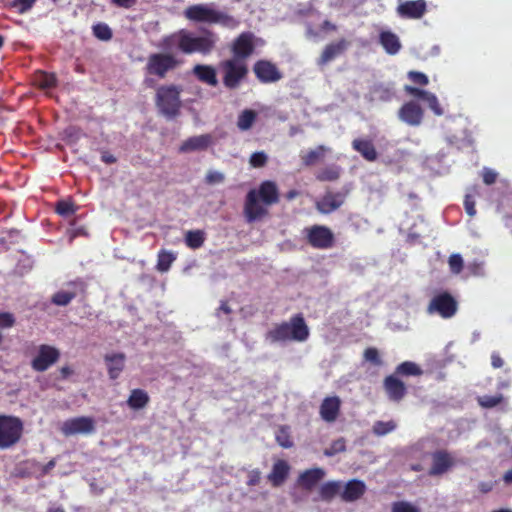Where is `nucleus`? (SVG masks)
Wrapping results in <instances>:
<instances>
[{"instance_id": "nucleus-23", "label": "nucleus", "mask_w": 512, "mask_h": 512, "mask_svg": "<svg viewBox=\"0 0 512 512\" xmlns=\"http://www.w3.org/2000/svg\"><path fill=\"white\" fill-rule=\"evenodd\" d=\"M213 143L210 134H202L198 136L189 137L179 147L180 153H188L194 151L206 150Z\"/></svg>"}, {"instance_id": "nucleus-5", "label": "nucleus", "mask_w": 512, "mask_h": 512, "mask_svg": "<svg viewBox=\"0 0 512 512\" xmlns=\"http://www.w3.org/2000/svg\"><path fill=\"white\" fill-rule=\"evenodd\" d=\"M184 15L187 19L194 22L220 24L229 29H235L240 23L235 17L215 10L206 4H195L187 7Z\"/></svg>"}, {"instance_id": "nucleus-1", "label": "nucleus", "mask_w": 512, "mask_h": 512, "mask_svg": "<svg viewBox=\"0 0 512 512\" xmlns=\"http://www.w3.org/2000/svg\"><path fill=\"white\" fill-rule=\"evenodd\" d=\"M279 202V190L275 182L263 181L258 189H251L245 198L244 215L251 223L265 217L268 207Z\"/></svg>"}, {"instance_id": "nucleus-58", "label": "nucleus", "mask_w": 512, "mask_h": 512, "mask_svg": "<svg viewBox=\"0 0 512 512\" xmlns=\"http://www.w3.org/2000/svg\"><path fill=\"white\" fill-rule=\"evenodd\" d=\"M497 173L492 169H484L483 171V182L486 185H492L496 182Z\"/></svg>"}, {"instance_id": "nucleus-9", "label": "nucleus", "mask_w": 512, "mask_h": 512, "mask_svg": "<svg viewBox=\"0 0 512 512\" xmlns=\"http://www.w3.org/2000/svg\"><path fill=\"white\" fill-rule=\"evenodd\" d=\"M457 311L458 302L456 298L447 291L435 294L427 306L428 314L438 315L443 319L454 317Z\"/></svg>"}, {"instance_id": "nucleus-29", "label": "nucleus", "mask_w": 512, "mask_h": 512, "mask_svg": "<svg viewBox=\"0 0 512 512\" xmlns=\"http://www.w3.org/2000/svg\"><path fill=\"white\" fill-rule=\"evenodd\" d=\"M193 74L202 83L208 84L212 87L218 85L216 69L211 65L197 64L193 68Z\"/></svg>"}, {"instance_id": "nucleus-33", "label": "nucleus", "mask_w": 512, "mask_h": 512, "mask_svg": "<svg viewBox=\"0 0 512 512\" xmlns=\"http://www.w3.org/2000/svg\"><path fill=\"white\" fill-rule=\"evenodd\" d=\"M327 151L326 147L323 145H319L315 149H312L305 154L301 155V160L304 166L310 167L315 165L317 162L322 160L325 156V152Z\"/></svg>"}, {"instance_id": "nucleus-63", "label": "nucleus", "mask_w": 512, "mask_h": 512, "mask_svg": "<svg viewBox=\"0 0 512 512\" xmlns=\"http://www.w3.org/2000/svg\"><path fill=\"white\" fill-rule=\"evenodd\" d=\"M101 160L106 164H113L116 162V157L108 152H104L101 155Z\"/></svg>"}, {"instance_id": "nucleus-11", "label": "nucleus", "mask_w": 512, "mask_h": 512, "mask_svg": "<svg viewBox=\"0 0 512 512\" xmlns=\"http://www.w3.org/2000/svg\"><path fill=\"white\" fill-rule=\"evenodd\" d=\"M253 72L262 84L276 83L283 78L277 65L266 59L257 60L253 65Z\"/></svg>"}, {"instance_id": "nucleus-14", "label": "nucleus", "mask_w": 512, "mask_h": 512, "mask_svg": "<svg viewBox=\"0 0 512 512\" xmlns=\"http://www.w3.org/2000/svg\"><path fill=\"white\" fill-rule=\"evenodd\" d=\"M95 430V423L91 417L80 416L67 419L63 422L61 432L65 436L76 434H90Z\"/></svg>"}, {"instance_id": "nucleus-3", "label": "nucleus", "mask_w": 512, "mask_h": 512, "mask_svg": "<svg viewBox=\"0 0 512 512\" xmlns=\"http://www.w3.org/2000/svg\"><path fill=\"white\" fill-rule=\"evenodd\" d=\"M309 337V328L301 313L296 314L290 318L289 321H284L275 324L272 329L266 333V340L271 343L279 342H303Z\"/></svg>"}, {"instance_id": "nucleus-36", "label": "nucleus", "mask_w": 512, "mask_h": 512, "mask_svg": "<svg viewBox=\"0 0 512 512\" xmlns=\"http://www.w3.org/2000/svg\"><path fill=\"white\" fill-rule=\"evenodd\" d=\"M175 260V254L170 251L160 250L158 253L156 269L159 272H167Z\"/></svg>"}, {"instance_id": "nucleus-56", "label": "nucleus", "mask_w": 512, "mask_h": 512, "mask_svg": "<svg viewBox=\"0 0 512 512\" xmlns=\"http://www.w3.org/2000/svg\"><path fill=\"white\" fill-rule=\"evenodd\" d=\"M261 480V471L259 469H253L248 472L247 475V486L253 487L260 483Z\"/></svg>"}, {"instance_id": "nucleus-17", "label": "nucleus", "mask_w": 512, "mask_h": 512, "mask_svg": "<svg viewBox=\"0 0 512 512\" xmlns=\"http://www.w3.org/2000/svg\"><path fill=\"white\" fill-rule=\"evenodd\" d=\"M341 399L338 396L325 397L319 407L321 419L327 423L335 422L341 412Z\"/></svg>"}, {"instance_id": "nucleus-41", "label": "nucleus", "mask_w": 512, "mask_h": 512, "mask_svg": "<svg viewBox=\"0 0 512 512\" xmlns=\"http://www.w3.org/2000/svg\"><path fill=\"white\" fill-rule=\"evenodd\" d=\"M340 177V168L335 165L327 166L321 169L317 175L316 179L318 181H335Z\"/></svg>"}, {"instance_id": "nucleus-53", "label": "nucleus", "mask_w": 512, "mask_h": 512, "mask_svg": "<svg viewBox=\"0 0 512 512\" xmlns=\"http://www.w3.org/2000/svg\"><path fill=\"white\" fill-rule=\"evenodd\" d=\"M36 0H13L12 7L16 8L19 13H25L32 8Z\"/></svg>"}, {"instance_id": "nucleus-57", "label": "nucleus", "mask_w": 512, "mask_h": 512, "mask_svg": "<svg viewBox=\"0 0 512 512\" xmlns=\"http://www.w3.org/2000/svg\"><path fill=\"white\" fill-rule=\"evenodd\" d=\"M464 208H465L466 213L470 217L475 216V214H476L475 200H474L472 195L467 194L465 196V198H464Z\"/></svg>"}, {"instance_id": "nucleus-12", "label": "nucleus", "mask_w": 512, "mask_h": 512, "mask_svg": "<svg viewBox=\"0 0 512 512\" xmlns=\"http://www.w3.org/2000/svg\"><path fill=\"white\" fill-rule=\"evenodd\" d=\"M60 358V351L51 345L42 344L39 346L38 354L31 361V367L37 372H44Z\"/></svg>"}, {"instance_id": "nucleus-44", "label": "nucleus", "mask_w": 512, "mask_h": 512, "mask_svg": "<svg viewBox=\"0 0 512 512\" xmlns=\"http://www.w3.org/2000/svg\"><path fill=\"white\" fill-rule=\"evenodd\" d=\"M55 211L61 216L68 217L76 212V207L72 201L60 200L56 203Z\"/></svg>"}, {"instance_id": "nucleus-7", "label": "nucleus", "mask_w": 512, "mask_h": 512, "mask_svg": "<svg viewBox=\"0 0 512 512\" xmlns=\"http://www.w3.org/2000/svg\"><path fill=\"white\" fill-rule=\"evenodd\" d=\"M23 422L19 417L0 414V449L15 446L23 435Z\"/></svg>"}, {"instance_id": "nucleus-18", "label": "nucleus", "mask_w": 512, "mask_h": 512, "mask_svg": "<svg viewBox=\"0 0 512 512\" xmlns=\"http://www.w3.org/2000/svg\"><path fill=\"white\" fill-rule=\"evenodd\" d=\"M346 195L342 192H326L315 204L321 214H330L340 208L345 202Z\"/></svg>"}, {"instance_id": "nucleus-49", "label": "nucleus", "mask_w": 512, "mask_h": 512, "mask_svg": "<svg viewBox=\"0 0 512 512\" xmlns=\"http://www.w3.org/2000/svg\"><path fill=\"white\" fill-rule=\"evenodd\" d=\"M392 512H420V510L407 501H397L392 504Z\"/></svg>"}, {"instance_id": "nucleus-48", "label": "nucleus", "mask_w": 512, "mask_h": 512, "mask_svg": "<svg viewBox=\"0 0 512 512\" xmlns=\"http://www.w3.org/2000/svg\"><path fill=\"white\" fill-rule=\"evenodd\" d=\"M452 273L459 274L463 269V259L460 254H452L448 260Z\"/></svg>"}, {"instance_id": "nucleus-31", "label": "nucleus", "mask_w": 512, "mask_h": 512, "mask_svg": "<svg viewBox=\"0 0 512 512\" xmlns=\"http://www.w3.org/2000/svg\"><path fill=\"white\" fill-rule=\"evenodd\" d=\"M150 401L148 393L143 389H133L127 399V405L133 410L143 409Z\"/></svg>"}, {"instance_id": "nucleus-60", "label": "nucleus", "mask_w": 512, "mask_h": 512, "mask_svg": "<svg viewBox=\"0 0 512 512\" xmlns=\"http://www.w3.org/2000/svg\"><path fill=\"white\" fill-rule=\"evenodd\" d=\"M491 365L494 368H501L504 365V361L499 354L493 353L491 355Z\"/></svg>"}, {"instance_id": "nucleus-15", "label": "nucleus", "mask_w": 512, "mask_h": 512, "mask_svg": "<svg viewBox=\"0 0 512 512\" xmlns=\"http://www.w3.org/2000/svg\"><path fill=\"white\" fill-rule=\"evenodd\" d=\"M452 455L446 450H437L432 454V465L428 471L429 476L445 474L454 466Z\"/></svg>"}, {"instance_id": "nucleus-38", "label": "nucleus", "mask_w": 512, "mask_h": 512, "mask_svg": "<svg viewBox=\"0 0 512 512\" xmlns=\"http://www.w3.org/2000/svg\"><path fill=\"white\" fill-rule=\"evenodd\" d=\"M505 401L504 396L501 393L496 395H483L477 397V403L480 407L485 409L494 408Z\"/></svg>"}, {"instance_id": "nucleus-47", "label": "nucleus", "mask_w": 512, "mask_h": 512, "mask_svg": "<svg viewBox=\"0 0 512 512\" xmlns=\"http://www.w3.org/2000/svg\"><path fill=\"white\" fill-rule=\"evenodd\" d=\"M363 356H364L365 361L370 362L376 366H379L382 364L379 352L374 347H369V348L365 349Z\"/></svg>"}, {"instance_id": "nucleus-10", "label": "nucleus", "mask_w": 512, "mask_h": 512, "mask_svg": "<svg viewBox=\"0 0 512 512\" xmlns=\"http://www.w3.org/2000/svg\"><path fill=\"white\" fill-rule=\"evenodd\" d=\"M306 242L314 249L327 250L335 245L333 231L325 225H312L303 230Z\"/></svg>"}, {"instance_id": "nucleus-27", "label": "nucleus", "mask_w": 512, "mask_h": 512, "mask_svg": "<svg viewBox=\"0 0 512 512\" xmlns=\"http://www.w3.org/2000/svg\"><path fill=\"white\" fill-rule=\"evenodd\" d=\"M104 360L107 365L108 375L111 380L119 378L125 368L126 356L124 353L106 354Z\"/></svg>"}, {"instance_id": "nucleus-35", "label": "nucleus", "mask_w": 512, "mask_h": 512, "mask_svg": "<svg viewBox=\"0 0 512 512\" xmlns=\"http://www.w3.org/2000/svg\"><path fill=\"white\" fill-rule=\"evenodd\" d=\"M205 241V233L202 230H190L185 235V243L191 249L200 248Z\"/></svg>"}, {"instance_id": "nucleus-21", "label": "nucleus", "mask_w": 512, "mask_h": 512, "mask_svg": "<svg viewBox=\"0 0 512 512\" xmlns=\"http://www.w3.org/2000/svg\"><path fill=\"white\" fill-rule=\"evenodd\" d=\"M384 390L391 401L400 402L407 393V388L396 375H388L383 381Z\"/></svg>"}, {"instance_id": "nucleus-52", "label": "nucleus", "mask_w": 512, "mask_h": 512, "mask_svg": "<svg viewBox=\"0 0 512 512\" xmlns=\"http://www.w3.org/2000/svg\"><path fill=\"white\" fill-rule=\"evenodd\" d=\"M267 160V155L264 152H254L250 157V164L255 168H260L265 166Z\"/></svg>"}, {"instance_id": "nucleus-45", "label": "nucleus", "mask_w": 512, "mask_h": 512, "mask_svg": "<svg viewBox=\"0 0 512 512\" xmlns=\"http://www.w3.org/2000/svg\"><path fill=\"white\" fill-rule=\"evenodd\" d=\"M277 443L283 448H291L293 441L286 427H281L276 434Z\"/></svg>"}, {"instance_id": "nucleus-32", "label": "nucleus", "mask_w": 512, "mask_h": 512, "mask_svg": "<svg viewBox=\"0 0 512 512\" xmlns=\"http://www.w3.org/2000/svg\"><path fill=\"white\" fill-rule=\"evenodd\" d=\"M342 485L340 481H328L321 485L319 489V496L321 500L330 502L337 495L341 496Z\"/></svg>"}, {"instance_id": "nucleus-40", "label": "nucleus", "mask_w": 512, "mask_h": 512, "mask_svg": "<svg viewBox=\"0 0 512 512\" xmlns=\"http://www.w3.org/2000/svg\"><path fill=\"white\" fill-rule=\"evenodd\" d=\"M397 427V423L394 420L390 421H376L372 426V432L376 436H385L393 432Z\"/></svg>"}, {"instance_id": "nucleus-46", "label": "nucleus", "mask_w": 512, "mask_h": 512, "mask_svg": "<svg viewBox=\"0 0 512 512\" xmlns=\"http://www.w3.org/2000/svg\"><path fill=\"white\" fill-rule=\"evenodd\" d=\"M374 94L376 98L382 102H390L395 96V93L392 89L383 86L376 87L374 89Z\"/></svg>"}, {"instance_id": "nucleus-2", "label": "nucleus", "mask_w": 512, "mask_h": 512, "mask_svg": "<svg viewBox=\"0 0 512 512\" xmlns=\"http://www.w3.org/2000/svg\"><path fill=\"white\" fill-rule=\"evenodd\" d=\"M202 32L203 35L194 36L188 31L181 30L178 34L165 37L163 39V46L169 48L174 39H176L178 49L185 54H210L215 48L218 38L211 30L203 29Z\"/></svg>"}, {"instance_id": "nucleus-51", "label": "nucleus", "mask_w": 512, "mask_h": 512, "mask_svg": "<svg viewBox=\"0 0 512 512\" xmlns=\"http://www.w3.org/2000/svg\"><path fill=\"white\" fill-rule=\"evenodd\" d=\"M346 450V443L343 438H339L331 444L330 449L325 450L326 456H332L336 453L344 452Z\"/></svg>"}, {"instance_id": "nucleus-22", "label": "nucleus", "mask_w": 512, "mask_h": 512, "mask_svg": "<svg viewBox=\"0 0 512 512\" xmlns=\"http://www.w3.org/2000/svg\"><path fill=\"white\" fill-rule=\"evenodd\" d=\"M290 465L283 459H278L273 463L270 473L267 475V480L273 487L282 486L289 477Z\"/></svg>"}, {"instance_id": "nucleus-62", "label": "nucleus", "mask_w": 512, "mask_h": 512, "mask_svg": "<svg viewBox=\"0 0 512 512\" xmlns=\"http://www.w3.org/2000/svg\"><path fill=\"white\" fill-rule=\"evenodd\" d=\"M493 486L492 482H480L478 488L482 493H488L493 489Z\"/></svg>"}, {"instance_id": "nucleus-59", "label": "nucleus", "mask_w": 512, "mask_h": 512, "mask_svg": "<svg viewBox=\"0 0 512 512\" xmlns=\"http://www.w3.org/2000/svg\"><path fill=\"white\" fill-rule=\"evenodd\" d=\"M137 0H111V3L122 8L129 9L136 4Z\"/></svg>"}, {"instance_id": "nucleus-8", "label": "nucleus", "mask_w": 512, "mask_h": 512, "mask_svg": "<svg viewBox=\"0 0 512 512\" xmlns=\"http://www.w3.org/2000/svg\"><path fill=\"white\" fill-rule=\"evenodd\" d=\"M223 85L230 90L237 89L248 75V66L238 59H226L219 63Z\"/></svg>"}, {"instance_id": "nucleus-13", "label": "nucleus", "mask_w": 512, "mask_h": 512, "mask_svg": "<svg viewBox=\"0 0 512 512\" xmlns=\"http://www.w3.org/2000/svg\"><path fill=\"white\" fill-rule=\"evenodd\" d=\"M254 50V34L251 32H242L234 39L231 47L233 59L243 62L254 53Z\"/></svg>"}, {"instance_id": "nucleus-55", "label": "nucleus", "mask_w": 512, "mask_h": 512, "mask_svg": "<svg viewBox=\"0 0 512 512\" xmlns=\"http://www.w3.org/2000/svg\"><path fill=\"white\" fill-rule=\"evenodd\" d=\"M225 177L223 173L218 171H209L206 174L205 181L207 184H218L224 181Z\"/></svg>"}, {"instance_id": "nucleus-43", "label": "nucleus", "mask_w": 512, "mask_h": 512, "mask_svg": "<svg viewBox=\"0 0 512 512\" xmlns=\"http://www.w3.org/2000/svg\"><path fill=\"white\" fill-rule=\"evenodd\" d=\"M93 35L101 41H109L113 37L111 28L103 22H99L92 27Z\"/></svg>"}, {"instance_id": "nucleus-30", "label": "nucleus", "mask_w": 512, "mask_h": 512, "mask_svg": "<svg viewBox=\"0 0 512 512\" xmlns=\"http://www.w3.org/2000/svg\"><path fill=\"white\" fill-rule=\"evenodd\" d=\"M379 42L384 50L390 55L397 54L401 49V43L398 36L391 31H382L379 35Z\"/></svg>"}, {"instance_id": "nucleus-24", "label": "nucleus", "mask_w": 512, "mask_h": 512, "mask_svg": "<svg viewBox=\"0 0 512 512\" xmlns=\"http://www.w3.org/2000/svg\"><path fill=\"white\" fill-rule=\"evenodd\" d=\"M404 89L409 95L426 101L429 108L435 115L440 116L443 114V109L441 108L435 94L410 85H406Z\"/></svg>"}, {"instance_id": "nucleus-42", "label": "nucleus", "mask_w": 512, "mask_h": 512, "mask_svg": "<svg viewBox=\"0 0 512 512\" xmlns=\"http://www.w3.org/2000/svg\"><path fill=\"white\" fill-rule=\"evenodd\" d=\"M76 295L75 291L60 290L52 296L51 302L57 306H67Z\"/></svg>"}, {"instance_id": "nucleus-39", "label": "nucleus", "mask_w": 512, "mask_h": 512, "mask_svg": "<svg viewBox=\"0 0 512 512\" xmlns=\"http://www.w3.org/2000/svg\"><path fill=\"white\" fill-rule=\"evenodd\" d=\"M36 82L41 89H53L57 86L55 74L40 71L36 76Z\"/></svg>"}, {"instance_id": "nucleus-4", "label": "nucleus", "mask_w": 512, "mask_h": 512, "mask_svg": "<svg viewBox=\"0 0 512 512\" xmlns=\"http://www.w3.org/2000/svg\"><path fill=\"white\" fill-rule=\"evenodd\" d=\"M180 61L171 53H152L147 57L144 66L145 78L143 85L146 88H156L157 80H163L168 73L175 70Z\"/></svg>"}, {"instance_id": "nucleus-50", "label": "nucleus", "mask_w": 512, "mask_h": 512, "mask_svg": "<svg viewBox=\"0 0 512 512\" xmlns=\"http://www.w3.org/2000/svg\"><path fill=\"white\" fill-rule=\"evenodd\" d=\"M408 78L416 85L426 86L429 83L427 75L419 71H409Z\"/></svg>"}, {"instance_id": "nucleus-28", "label": "nucleus", "mask_w": 512, "mask_h": 512, "mask_svg": "<svg viewBox=\"0 0 512 512\" xmlns=\"http://www.w3.org/2000/svg\"><path fill=\"white\" fill-rule=\"evenodd\" d=\"M352 148L368 162H374L378 158L376 148L373 142L369 139H354L352 141Z\"/></svg>"}, {"instance_id": "nucleus-26", "label": "nucleus", "mask_w": 512, "mask_h": 512, "mask_svg": "<svg viewBox=\"0 0 512 512\" xmlns=\"http://www.w3.org/2000/svg\"><path fill=\"white\" fill-rule=\"evenodd\" d=\"M366 491V485L363 481L352 479L346 483L341 492V499L344 502H354L360 499Z\"/></svg>"}, {"instance_id": "nucleus-16", "label": "nucleus", "mask_w": 512, "mask_h": 512, "mask_svg": "<svg viewBox=\"0 0 512 512\" xmlns=\"http://www.w3.org/2000/svg\"><path fill=\"white\" fill-rule=\"evenodd\" d=\"M349 45V41L345 38H341L335 42L327 44L320 57L317 59V65L323 67L329 62L335 60L348 49Z\"/></svg>"}, {"instance_id": "nucleus-20", "label": "nucleus", "mask_w": 512, "mask_h": 512, "mask_svg": "<svg viewBox=\"0 0 512 512\" xmlns=\"http://www.w3.org/2000/svg\"><path fill=\"white\" fill-rule=\"evenodd\" d=\"M427 11L425 0L404 1L397 7V13L405 19H420Z\"/></svg>"}, {"instance_id": "nucleus-64", "label": "nucleus", "mask_w": 512, "mask_h": 512, "mask_svg": "<svg viewBox=\"0 0 512 512\" xmlns=\"http://www.w3.org/2000/svg\"><path fill=\"white\" fill-rule=\"evenodd\" d=\"M217 311H218V313H219V312H223L224 314L229 315V314H231L232 309H231V307L229 306V304H228V302H227V301H221V304H220V306H219V308H218V310H217Z\"/></svg>"}, {"instance_id": "nucleus-25", "label": "nucleus", "mask_w": 512, "mask_h": 512, "mask_svg": "<svg viewBox=\"0 0 512 512\" xmlns=\"http://www.w3.org/2000/svg\"><path fill=\"white\" fill-rule=\"evenodd\" d=\"M325 476L322 468H311L301 472L297 484L304 490L311 491Z\"/></svg>"}, {"instance_id": "nucleus-6", "label": "nucleus", "mask_w": 512, "mask_h": 512, "mask_svg": "<svg viewBox=\"0 0 512 512\" xmlns=\"http://www.w3.org/2000/svg\"><path fill=\"white\" fill-rule=\"evenodd\" d=\"M182 91V86L176 84L156 86L155 104L162 115L173 119L180 114Z\"/></svg>"}, {"instance_id": "nucleus-19", "label": "nucleus", "mask_w": 512, "mask_h": 512, "mask_svg": "<svg viewBox=\"0 0 512 512\" xmlns=\"http://www.w3.org/2000/svg\"><path fill=\"white\" fill-rule=\"evenodd\" d=\"M423 115V109L414 101L404 103L398 111L400 120L410 126H419L423 120Z\"/></svg>"}, {"instance_id": "nucleus-34", "label": "nucleus", "mask_w": 512, "mask_h": 512, "mask_svg": "<svg viewBox=\"0 0 512 512\" xmlns=\"http://www.w3.org/2000/svg\"><path fill=\"white\" fill-rule=\"evenodd\" d=\"M257 119V112L252 109L243 110L237 119V127L241 131H247L252 128Z\"/></svg>"}, {"instance_id": "nucleus-61", "label": "nucleus", "mask_w": 512, "mask_h": 512, "mask_svg": "<svg viewBox=\"0 0 512 512\" xmlns=\"http://www.w3.org/2000/svg\"><path fill=\"white\" fill-rule=\"evenodd\" d=\"M56 466V460L52 459L48 463H46L41 470V475L45 476L47 475L54 467Z\"/></svg>"}, {"instance_id": "nucleus-54", "label": "nucleus", "mask_w": 512, "mask_h": 512, "mask_svg": "<svg viewBox=\"0 0 512 512\" xmlns=\"http://www.w3.org/2000/svg\"><path fill=\"white\" fill-rule=\"evenodd\" d=\"M15 324V317L12 313L1 312L0 313V328H10Z\"/></svg>"}, {"instance_id": "nucleus-37", "label": "nucleus", "mask_w": 512, "mask_h": 512, "mask_svg": "<svg viewBox=\"0 0 512 512\" xmlns=\"http://www.w3.org/2000/svg\"><path fill=\"white\" fill-rule=\"evenodd\" d=\"M422 369L414 362L405 361L396 367L395 374L403 376H420Z\"/></svg>"}]
</instances>
